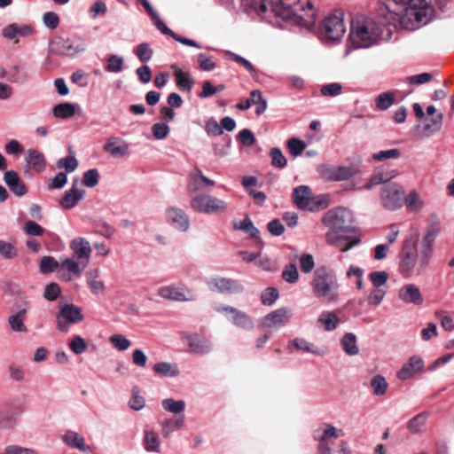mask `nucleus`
<instances>
[{
	"instance_id": "nucleus-1",
	"label": "nucleus",
	"mask_w": 454,
	"mask_h": 454,
	"mask_svg": "<svg viewBox=\"0 0 454 454\" xmlns=\"http://www.w3.org/2000/svg\"><path fill=\"white\" fill-rule=\"evenodd\" d=\"M386 13L384 7L378 19L360 15L352 20L348 40L354 48L367 49L391 38L392 27L400 25L390 24Z\"/></svg>"
},
{
	"instance_id": "nucleus-2",
	"label": "nucleus",
	"mask_w": 454,
	"mask_h": 454,
	"mask_svg": "<svg viewBox=\"0 0 454 454\" xmlns=\"http://www.w3.org/2000/svg\"><path fill=\"white\" fill-rule=\"evenodd\" d=\"M435 237L434 231H428L422 239L419 252L417 249L418 231H413L405 237L399 254V271L403 276L411 277L413 274L421 275L425 272L433 254Z\"/></svg>"
},
{
	"instance_id": "nucleus-3",
	"label": "nucleus",
	"mask_w": 454,
	"mask_h": 454,
	"mask_svg": "<svg viewBox=\"0 0 454 454\" xmlns=\"http://www.w3.org/2000/svg\"><path fill=\"white\" fill-rule=\"evenodd\" d=\"M385 7L389 23L407 30L417 29L431 19V8L426 0H389Z\"/></svg>"
},
{
	"instance_id": "nucleus-4",
	"label": "nucleus",
	"mask_w": 454,
	"mask_h": 454,
	"mask_svg": "<svg viewBox=\"0 0 454 454\" xmlns=\"http://www.w3.org/2000/svg\"><path fill=\"white\" fill-rule=\"evenodd\" d=\"M323 223L328 228L325 233L326 242L333 247H340L342 241L348 240L346 232L353 231V214L346 207L329 210L323 217Z\"/></svg>"
},
{
	"instance_id": "nucleus-5",
	"label": "nucleus",
	"mask_w": 454,
	"mask_h": 454,
	"mask_svg": "<svg viewBox=\"0 0 454 454\" xmlns=\"http://www.w3.org/2000/svg\"><path fill=\"white\" fill-rule=\"evenodd\" d=\"M312 291L316 298L325 299L329 302L339 298V284L334 273L326 267H318L313 273Z\"/></svg>"
},
{
	"instance_id": "nucleus-6",
	"label": "nucleus",
	"mask_w": 454,
	"mask_h": 454,
	"mask_svg": "<svg viewBox=\"0 0 454 454\" xmlns=\"http://www.w3.org/2000/svg\"><path fill=\"white\" fill-rule=\"evenodd\" d=\"M274 6H278L277 10L279 14L276 15L283 19L296 16L307 24H311L316 17V11L310 0H280V4Z\"/></svg>"
},
{
	"instance_id": "nucleus-7",
	"label": "nucleus",
	"mask_w": 454,
	"mask_h": 454,
	"mask_svg": "<svg viewBox=\"0 0 454 454\" xmlns=\"http://www.w3.org/2000/svg\"><path fill=\"white\" fill-rule=\"evenodd\" d=\"M191 207L205 215H221L227 212L229 203L208 193L196 194L191 199Z\"/></svg>"
},
{
	"instance_id": "nucleus-8",
	"label": "nucleus",
	"mask_w": 454,
	"mask_h": 454,
	"mask_svg": "<svg viewBox=\"0 0 454 454\" xmlns=\"http://www.w3.org/2000/svg\"><path fill=\"white\" fill-rule=\"evenodd\" d=\"M404 190L396 183H388L380 189V200L381 206L388 211H395L403 207Z\"/></svg>"
},
{
	"instance_id": "nucleus-9",
	"label": "nucleus",
	"mask_w": 454,
	"mask_h": 454,
	"mask_svg": "<svg viewBox=\"0 0 454 454\" xmlns=\"http://www.w3.org/2000/svg\"><path fill=\"white\" fill-rule=\"evenodd\" d=\"M84 317L82 309L74 304H65L59 309L56 317L57 329L61 333H67L71 325L82 322Z\"/></svg>"
},
{
	"instance_id": "nucleus-10",
	"label": "nucleus",
	"mask_w": 454,
	"mask_h": 454,
	"mask_svg": "<svg viewBox=\"0 0 454 454\" xmlns=\"http://www.w3.org/2000/svg\"><path fill=\"white\" fill-rule=\"evenodd\" d=\"M345 32L346 26L341 12H335L325 19L322 26V34L325 39L338 41L343 37Z\"/></svg>"
},
{
	"instance_id": "nucleus-11",
	"label": "nucleus",
	"mask_w": 454,
	"mask_h": 454,
	"mask_svg": "<svg viewBox=\"0 0 454 454\" xmlns=\"http://www.w3.org/2000/svg\"><path fill=\"white\" fill-rule=\"evenodd\" d=\"M316 170L320 177L325 180L333 182L348 180L356 173L354 168L351 167H336L325 163L317 165Z\"/></svg>"
},
{
	"instance_id": "nucleus-12",
	"label": "nucleus",
	"mask_w": 454,
	"mask_h": 454,
	"mask_svg": "<svg viewBox=\"0 0 454 454\" xmlns=\"http://www.w3.org/2000/svg\"><path fill=\"white\" fill-rule=\"evenodd\" d=\"M345 435L341 428H338L332 424H322L313 432V439L317 442V446H326L333 448L334 440Z\"/></svg>"
},
{
	"instance_id": "nucleus-13",
	"label": "nucleus",
	"mask_w": 454,
	"mask_h": 454,
	"mask_svg": "<svg viewBox=\"0 0 454 454\" xmlns=\"http://www.w3.org/2000/svg\"><path fill=\"white\" fill-rule=\"evenodd\" d=\"M158 295L174 301H193L197 299L196 293L193 290L176 285L160 287L158 290Z\"/></svg>"
},
{
	"instance_id": "nucleus-14",
	"label": "nucleus",
	"mask_w": 454,
	"mask_h": 454,
	"mask_svg": "<svg viewBox=\"0 0 454 454\" xmlns=\"http://www.w3.org/2000/svg\"><path fill=\"white\" fill-rule=\"evenodd\" d=\"M207 285L211 290L221 294H240L244 291L239 281L223 277L213 278Z\"/></svg>"
},
{
	"instance_id": "nucleus-15",
	"label": "nucleus",
	"mask_w": 454,
	"mask_h": 454,
	"mask_svg": "<svg viewBox=\"0 0 454 454\" xmlns=\"http://www.w3.org/2000/svg\"><path fill=\"white\" fill-rule=\"evenodd\" d=\"M293 317L291 309L283 307L267 314L262 318V326L269 329H278Z\"/></svg>"
},
{
	"instance_id": "nucleus-16",
	"label": "nucleus",
	"mask_w": 454,
	"mask_h": 454,
	"mask_svg": "<svg viewBox=\"0 0 454 454\" xmlns=\"http://www.w3.org/2000/svg\"><path fill=\"white\" fill-rule=\"evenodd\" d=\"M241 7L246 12L255 14L262 18L266 17L269 12L279 14L277 10L278 6H274L271 2L267 0H241Z\"/></svg>"
},
{
	"instance_id": "nucleus-17",
	"label": "nucleus",
	"mask_w": 454,
	"mask_h": 454,
	"mask_svg": "<svg viewBox=\"0 0 454 454\" xmlns=\"http://www.w3.org/2000/svg\"><path fill=\"white\" fill-rule=\"evenodd\" d=\"M216 311L228 315V319L231 321L233 325L240 328L249 330L254 327L253 319L247 314L236 308L231 306H222L217 308Z\"/></svg>"
},
{
	"instance_id": "nucleus-18",
	"label": "nucleus",
	"mask_w": 454,
	"mask_h": 454,
	"mask_svg": "<svg viewBox=\"0 0 454 454\" xmlns=\"http://www.w3.org/2000/svg\"><path fill=\"white\" fill-rule=\"evenodd\" d=\"M86 44L83 41L58 39L53 42L52 51L57 54L74 56L84 51Z\"/></svg>"
},
{
	"instance_id": "nucleus-19",
	"label": "nucleus",
	"mask_w": 454,
	"mask_h": 454,
	"mask_svg": "<svg viewBox=\"0 0 454 454\" xmlns=\"http://www.w3.org/2000/svg\"><path fill=\"white\" fill-rule=\"evenodd\" d=\"M168 222L177 231L185 232L190 228V220L184 211L179 207H170L166 209Z\"/></svg>"
},
{
	"instance_id": "nucleus-20",
	"label": "nucleus",
	"mask_w": 454,
	"mask_h": 454,
	"mask_svg": "<svg viewBox=\"0 0 454 454\" xmlns=\"http://www.w3.org/2000/svg\"><path fill=\"white\" fill-rule=\"evenodd\" d=\"M294 202L299 209L312 211L316 203L312 198L311 191L307 185L294 188L293 192Z\"/></svg>"
},
{
	"instance_id": "nucleus-21",
	"label": "nucleus",
	"mask_w": 454,
	"mask_h": 454,
	"mask_svg": "<svg viewBox=\"0 0 454 454\" xmlns=\"http://www.w3.org/2000/svg\"><path fill=\"white\" fill-rule=\"evenodd\" d=\"M74 256L87 265L90 262L92 248L89 240L82 237H76L71 240L69 245Z\"/></svg>"
},
{
	"instance_id": "nucleus-22",
	"label": "nucleus",
	"mask_w": 454,
	"mask_h": 454,
	"mask_svg": "<svg viewBox=\"0 0 454 454\" xmlns=\"http://www.w3.org/2000/svg\"><path fill=\"white\" fill-rule=\"evenodd\" d=\"M28 307V302H26L23 307H18L12 309V314L8 317V325L12 331L15 333L27 332L25 320L27 316Z\"/></svg>"
},
{
	"instance_id": "nucleus-23",
	"label": "nucleus",
	"mask_w": 454,
	"mask_h": 454,
	"mask_svg": "<svg viewBox=\"0 0 454 454\" xmlns=\"http://www.w3.org/2000/svg\"><path fill=\"white\" fill-rule=\"evenodd\" d=\"M397 296L401 301L415 306H419L424 302L420 289L414 284L403 286L398 290Z\"/></svg>"
},
{
	"instance_id": "nucleus-24",
	"label": "nucleus",
	"mask_w": 454,
	"mask_h": 454,
	"mask_svg": "<svg viewBox=\"0 0 454 454\" xmlns=\"http://www.w3.org/2000/svg\"><path fill=\"white\" fill-rule=\"evenodd\" d=\"M215 185V182L204 176L203 172L198 168L189 175L187 189L190 192L198 193L203 189V186L214 187Z\"/></svg>"
},
{
	"instance_id": "nucleus-25",
	"label": "nucleus",
	"mask_w": 454,
	"mask_h": 454,
	"mask_svg": "<svg viewBox=\"0 0 454 454\" xmlns=\"http://www.w3.org/2000/svg\"><path fill=\"white\" fill-rule=\"evenodd\" d=\"M253 105L255 107V114L260 116L265 113L268 107L267 100L262 97V93L259 90H252L250 98H247L245 103H240L236 107L241 111L249 109Z\"/></svg>"
},
{
	"instance_id": "nucleus-26",
	"label": "nucleus",
	"mask_w": 454,
	"mask_h": 454,
	"mask_svg": "<svg viewBox=\"0 0 454 454\" xmlns=\"http://www.w3.org/2000/svg\"><path fill=\"white\" fill-rule=\"evenodd\" d=\"M183 339L186 340L191 352L195 355H205L212 350L211 341L198 334H184Z\"/></svg>"
},
{
	"instance_id": "nucleus-27",
	"label": "nucleus",
	"mask_w": 454,
	"mask_h": 454,
	"mask_svg": "<svg viewBox=\"0 0 454 454\" xmlns=\"http://www.w3.org/2000/svg\"><path fill=\"white\" fill-rule=\"evenodd\" d=\"M424 361L418 356H412L397 372L396 377L401 380L411 379L415 373L422 371Z\"/></svg>"
},
{
	"instance_id": "nucleus-28",
	"label": "nucleus",
	"mask_w": 454,
	"mask_h": 454,
	"mask_svg": "<svg viewBox=\"0 0 454 454\" xmlns=\"http://www.w3.org/2000/svg\"><path fill=\"white\" fill-rule=\"evenodd\" d=\"M4 182L9 187L11 192L18 196H24L27 190L23 181L20 178L19 174L15 170H7L4 175Z\"/></svg>"
},
{
	"instance_id": "nucleus-29",
	"label": "nucleus",
	"mask_w": 454,
	"mask_h": 454,
	"mask_svg": "<svg viewBox=\"0 0 454 454\" xmlns=\"http://www.w3.org/2000/svg\"><path fill=\"white\" fill-rule=\"evenodd\" d=\"M103 149L114 158H121L129 153V145L117 137H109L104 145Z\"/></svg>"
},
{
	"instance_id": "nucleus-30",
	"label": "nucleus",
	"mask_w": 454,
	"mask_h": 454,
	"mask_svg": "<svg viewBox=\"0 0 454 454\" xmlns=\"http://www.w3.org/2000/svg\"><path fill=\"white\" fill-rule=\"evenodd\" d=\"M34 34V28L31 25H19L16 23L4 27L2 35L4 38L17 40L19 37H27Z\"/></svg>"
},
{
	"instance_id": "nucleus-31",
	"label": "nucleus",
	"mask_w": 454,
	"mask_h": 454,
	"mask_svg": "<svg viewBox=\"0 0 454 454\" xmlns=\"http://www.w3.org/2000/svg\"><path fill=\"white\" fill-rule=\"evenodd\" d=\"M25 160L28 169H32L37 173H41L45 169V158L38 150L28 149L26 152Z\"/></svg>"
},
{
	"instance_id": "nucleus-32",
	"label": "nucleus",
	"mask_w": 454,
	"mask_h": 454,
	"mask_svg": "<svg viewBox=\"0 0 454 454\" xmlns=\"http://www.w3.org/2000/svg\"><path fill=\"white\" fill-rule=\"evenodd\" d=\"M154 22L156 27L164 35H168L171 36L176 42H179L186 46L200 48V45L194 40L188 39L185 37H182L181 35L174 33L170 28H168L165 23L160 19L159 15H157L156 19H152Z\"/></svg>"
},
{
	"instance_id": "nucleus-33",
	"label": "nucleus",
	"mask_w": 454,
	"mask_h": 454,
	"mask_svg": "<svg viewBox=\"0 0 454 454\" xmlns=\"http://www.w3.org/2000/svg\"><path fill=\"white\" fill-rule=\"evenodd\" d=\"M61 440L69 448L77 449L83 452L88 450L85 439L74 430H67L61 435Z\"/></svg>"
},
{
	"instance_id": "nucleus-34",
	"label": "nucleus",
	"mask_w": 454,
	"mask_h": 454,
	"mask_svg": "<svg viewBox=\"0 0 454 454\" xmlns=\"http://www.w3.org/2000/svg\"><path fill=\"white\" fill-rule=\"evenodd\" d=\"M100 273L99 269H91L85 273L86 283L93 294H99L106 288L105 283L98 279Z\"/></svg>"
},
{
	"instance_id": "nucleus-35",
	"label": "nucleus",
	"mask_w": 454,
	"mask_h": 454,
	"mask_svg": "<svg viewBox=\"0 0 454 454\" xmlns=\"http://www.w3.org/2000/svg\"><path fill=\"white\" fill-rule=\"evenodd\" d=\"M184 415L182 414L176 418L166 419L161 423V434L168 437L175 430L184 427Z\"/></svg>"
},
{
	"instance_id": "nucleus-36",
	"label": "nucleus",
	"mask_w": 454,
	"mask_h": 454,
	"mask_svg": "<svg viewBox=\"0 0 454 454\" xmlns=\"http://www.w3.org/2000/svg\"><path fill=\"white\" fill-rule=\"evenodd\" d=\"M339 323V317L335 312L332 311H324L317 318V325L323 327L327 332L335 330Z\"/></svg>"
},
{
	"instance_id": "nucleus-37",
	"label": "nucleus",
	"mask_w": 454,
	"mask_h": 454,
	"mask_svg": "<svg viewBox=\"0 0 454 454\" xmlns=\"http://www.w3.org/2000/svg\"><path fill=\"white\" fill-rule=\"evenodd\" d=\"M143 447L147 452L159 453L160 450V442L157 434L152 430L145 429Z\"/></svg>"
},
{
	"instance_id": "nucleus-38",
	"label": "nucleus",
	"mask_w": 454,
	"mask_h": 454,
	"mask_svg": "<svg viewBox=\"0 0 454 454\" xmlns=\"http://www.w3.org/2000/svg\"><path fill=\"white\" fill-rule=\"evenodd\" d=\"M173 68L175 69L176 85L180 88V90L190 92L194 84V81L191 77L190 73L183 71L182 69L177 68L176 66H173Z\"/></svg>"
},
{
	"instance_id": "nucleus-39",
	"label": "nucleus",
	"mask_w": 454,
	"mask_h": 454,
	"mask_svg": "<svg viewBox=\"0 0 454 454\" xmlns=\"http://www.w3.org/2000/svg\"><path fill=\"white\" fill-rule=\"evenodd\" d=\"M289 346H294L297 350H302L308 353H311L317 356H324L325 351L318 347L311 344L303 338H295L290 343Z\"/></svg>"
},
{
	"instance_id": "nucleus-40",
	"label": "nucleus",
	"mask_w": 454,
	"mask_h": 454,
	"mask_svg": "<svg viewBox=\"0 0 454 454\" xmlns=\"http://www.w3.org/2000/svg\"><path fill=\"white\" fill-rule=\"evenodd\" d=\"M427 420V414L425 412L419 413L408 421L407 428L413 434H422L426 430Z\"/></svg>"
},
{
	"instance_id": "nucleus-41",
	"label": "nucleus",
	"mask_w": 454,
	"mask_h": 454,
	"mask_svg": "<svg viewBox=\"0 0 454 454\" xmlns=\"http://www.w3.org/2000/svg\"><path fill=\"white\" fill-rule=\"evenodd\" d=\"M85 192L66 191L59 205L66 209L73 208L80 200L84 198Z\"/></svg>"
},
{
	"instance_id": "nucleus-42",
	"label": "nucleus",
	"mask_w": 454,
	"mask_h": 454,
	"mask_svg": "<svg viewBox=\"0 0 454 454\" xmlns=\"http://www.w3.org/2000/svg\"><path fill=\"white\" fill-rule=\"evenodd\" d=\"M9 81L14 83H23L27 81V72L25 67L21 65H13L7 71Z\"/></svg>"
},
{
	"instance_id": "nucleus-43",
	"label": "nucleus",
	"mask_w": 454,
	"mask_h": 454,
	"mask_svg": "<svg viewBox=\"0 0 454 454\" xmlns=\"http://www.w3.org/2000/svg\"><path fill=\"white\" fill-rule=\"evenodd\" d=\"M340 343L347 355L356 356L359 353V348L356 344V336L354 333H345L341 338Z\"/></svg>"
},
{
	"instance_id": "nucleus-44",
	"label": "nucleus",
	"mask_w": 454,
	"mask_h": 454,
	"mask_svg": "<svg viewBox=\"0 0 454 454\" xmlns=\"http://www.w3.org/2000/svg\"><path fill=\"white\" fill-rule=\"evenodd\" d=\"M153 372L164 377H176L179 374L178 366L168 362H160L153 365Z\"/></svg>"
},
{
	"instance_id": "nucleus-45",
	"label": "nucleus",
	"mask_w": 454,
	"mask_h": 454,
	"mask_svg": "<svg viewBox=\"0 0 454 454\" xmlns=\"http://www.w3.org/2000/svg\"><path fill=\"white\" fill-rule=\"evenodd\" d=\"M52 114L56 118H71L75 114V106L67 102L56 105L52 109Z\"/></svg>"
},
{
	"instance_id": "nucleus-46",
	"label": "nucleus",
	"mask_w": 454,
	"mask_h": 454,
	"mask_svg": "<svg viewBox=\"0 0 454 454\" xmlns=\"http://www.w3.org/2000/svg\"><path fill=\"white\" fill-rule=\"evenodd\" d=\"M161 405L163 409L168 412L176 415L184 414L185 409V402L184 400H175L173 398H167L162 400Z\"/></svg>"
},
{
	"instance_id": "nucleus-47",
	"label": "nucleus",
	"mask_w": 454,
	"mask_h": 454,
	"mask_svg": "<svg viewBox=\"0 0 454 454\" xmlns=\"http://www.w3.org/2000/svg\"><path fill=\"white\" fill-rule=\"evenodd\" d=\"M407 208L413 212L420 211L424 207V201L416 191H411L407 197L403 199Z\"/></svg>"
},
{
	"instance_id": "nucleus-48",
	"label": "nucleus",
	"mask_w": 454,
	"mask_h": 454,
	"mask_svg": "<svg viewBox=\"0 0 454 454\" xmlns=\"http://www.w3.org/2000/svg\"><path fill=\"white\" fill-rule=\"evenodd\" d=\"M59 273L61 274V271L67 270L68 273L73 274L74 277H79L82 273V269L80 268L79 262H77L75 260L71 258H67L65 260H62L59 262Z\"/></svg>"
},
{
	"instance_id": "nucleus-49",
	"label": "nucleus",
	"mask_w": 454,
	"mask_h": 454,
	"mask_svg": "<svg viewBox=\"0 0 454 454\" xmlns=\"http://www.w3.org/2000/svg\"><path fill=\"white\" fill-rule=\"evenodd\" d=\"M59 262L54 257L49 255L43 256L39 264L40 272L43 274L54 272L59 270Z\"/></svg>"
},
{
	"instance_id": "nucleus-50",
	"label": "nucleus",
	"mask_w": 454,
	"mask_h": 454,
	"mask_svg": "<svg viewBox=\"0 0 454 454\" xmlns=\"http://www.w3.org/2000/svg\"><path fill=\"white\" fill-rule=\"evenodd\" d=\"M16 415L9 409L0 411V428L10 429L16 424Z\"/></svg>"
},
{
	"instance_id": "nucleus-51",
	"label": "nucleus",
	"mask_w": 454,
	"mask_h": 454,
	"mask_svg": "<svg viewBox=\"0 0 454 454\" xmlns=\"http://www.w3.org/2000/svg\"><path fill=\"white\" fill-rule=\"evenodd\" d=\"M286 146L292 156L298 157L303 153L307 145L304 141L299 138L292 137L287 141Z\"/></svg>"
},
{
	"instance_id": "nucleus-52",
	"label": "nucleus",
	"mask_w": 454,
	"mask_h": 454,
	"mask_svg": "<svg viewBox=\"0 0 454 454\" xmlns=\"http://www.w3.org/2000/svg\"><path fill=\"white\" fill-rule=\"evenodd\" d=\"M270 156L271 158V165L274 168H284L286 167L287 160L279 148H271L270 151Z\"/></svg>"
},
{
	"instance_id": "nucleus-53",
	"label": "nucleus",
	"mask_w": 454,
	"mask_h": 454,
	"mask_svg": "<svg viewBox=\"0 0 454 454\" xmlns=\"http://www.w3.org/2000/svg\"><path fill=\"white\" fill-rule=\"evenodd\" d=\"M388 278V273L384 270L373 271L369 275V279L374 288H386Z\"/></svg>"
},
{
	"instance_id": "nucleus-54",
	"label": "nucleus",
	"mask_w": 454,
	"mask_h": 454,
	"mask_svg": "<svg viewBox=\"0 0 454 454\" xmlns=\"http://www.w3.org/2000/svg\"><path fill=\"white\" fill-rule=\"evenodd\" d=\"M145 400L140 395V390L138 387L135 386L132 388V395L129 401V406L130 409L134 411H140L145 407Z\"/></svg>"
},
{
	"instance_id": "nucleus-55",
	"label": "nucleus",
	"mask_w": 454,
	"mask_h": 454,
	"mask_svg": "<svg viewBox=\"0 0 454 454\" xmlns=\"http://www.w3.org/2000/svg\"><path fill=\"white\" fill-rule=\"evenodd\" d=\"M387 294L386 288H373L366 298L368 305L378 307L380 305Z\"/></svg>"
},
{
	"instance_id": "nucleus-56",
	"label": "nucleus",
	"mask_w": 454,
	"mask_h": 454,
	"mask_svg": "<svg viewBox=\"0 0 454 454\" xmlns=\"http://www.w3.org/2000/svg\"><path fill=\"white\" fill-rule=\"evenodd\" d=\"M0 255L6 260H12L18 256V250L13 244L0 239Z\"/></svg>"
},
{
	"instance_id": "nucleus-57",
	"label": "nucleus",
	"mask_w": 454,
	"mask_h": 454,
	"mask_svg": "<svg viewBox=\"0 0 454 454\" xmlns=\"http://www.w3.org/2000/svg\"><path fill=\"white\" fill-rule=\"evenodd\" d=\"M110 343L119 351H125L131 346V341L122 334H114L109 338Z\"/></svg>"
},
{
	"instance_id": "nucleus-58",
	"label": "nucleus",
	"mask_w": 454,
	"mask_h": 454,
	"mask_svg": "<svg viewBox=\"0 0 454 454\" xmlns=\"http://www.w3.org/2000/svg\"><path fill=\"white\" fill-rule=\"evenodd\" d=\"M371 386L376 395H383L387 389L386 379L381 375H376L371 380Z\"/></svg>"
},
{
	"instance_id": "nucleus-59",
	"label": "nucleus",
	"mask_w": 454,
	"mask_h": 454,
	"mask_svg": "<svg viewBox=\"0 0 454 454\" xmlns=\"http://www.w3.org/2000/svg\"><path fill=\"white\" fill-rule=\"evenodd\" d=\"M400 155V151L397 148H393L389 150L374 153L372 155V159L375 161H384L389 159H398Z\"/></svg>"
},
{
	"instance_id": "nucleus-60",
	"label": "nucleus",
	"mask_w": 454,
	"mask_h": 454,
	"mask_svg": "<svg viewBox=\"0 0 454 454\" xmlns=\"http://www.w3.org/2000/svg\"><path fill=\"white\" fill-rule=\"evenodd\" d=\"M123 68V59L118 55H110L107 59L106 70L109 73H120Z\"/></svg>"
},
{
	"instance_id": "nucleus-61",
	"label": "nucleus",
	"mask_w": 454,
	"mask_h": 454,
	"mask_svg": "<svg viewBox=\"0 0 454 454\" xmlns=\"http://www.w3.org/2000/svg\"><path fill=\"white\" fill-rule=\"evenodd\" d=\"M8 373L10 380L14 382H21L26 377L25 370L17 364H12L8 366Z\"/></svg>"
},
{
	"instance_id": "nucleus-62",
	"label": "nucleus",
	"mask_w": 454,
	"mask_h": 454,
	"mask_svg": "<svg viewBox=\"0 0 454 454\" xmlns=\"http://www.w3.org/2000/svg\"><path fill=\"white\" fill-rule=\"evenodd\" d=\"M443 115L442 114H436L429 122L425 124L424 131L427 136H430L442 128Z\"/></svg>"
},
{
	"instance_id": "nucleus-63",
	"label": "nucleus",
	"mask_w": 454,
	"mask_h": 454,
	"mask_svg": "<svg viewBox=\"0 0 454 454\" xmlns=\"http://www.w3.org/2000/svg\"><path fill=\"white\" fill-rule=\"evenodd\" d=\"M56 165L59 168H65L67 172H74L78 167V160L71 155L58 160Z\"/></svg>"
},
{
	"instance_id": "nucleus-64",
	"label": "nucleus",
	"mask_w": 454,
	"mask_h": 454,
	"mask_svg": "<svg viewBox=\"0 0 454 454\" xmlns=\"http://www.w3.org/2000/svg\"><path fill=\"white\" fill-rule=\"evenodd\" d=\"M71 351L75 355H81L87 349V344L82 337L75 335L69 343Z\"/></svg>"
}]
</instances>
